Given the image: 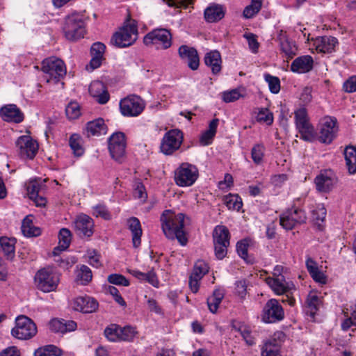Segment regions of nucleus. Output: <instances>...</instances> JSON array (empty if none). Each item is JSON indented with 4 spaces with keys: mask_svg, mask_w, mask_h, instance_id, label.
<instances>
[{
    "mask_svg": "<svg viewBox=\"0 0 356 356\" xmlns=\"http://www.w3.org/2000/svg\"><path fill=\"white\" fill-rule=\"evenodd\" d=\"M279 40L282 52L287 58H292L297 53L296 44L290 42L281 31L279 35Z\"/></svg>",
    "mask_w": 356,
    "mask_h": 356,
    "instance_id": "nucleus-33",
    "label": "nucleus"
},
{
    "mask_svg": "<svg viewBox=\"0 0 356 356\" xmlns=\"http://www.w3.org/2000/svg\"><path fill=\"white\" fill-rule=\"evenodd\" d=\"M265 81L268 83L271 92L277 94L280 90V81L278 77L272 76L269 74L264 75Z\"/></svg>",
    "mask_w": 356,
    "mask_h": 356,
    "instance_id": "nucleus-53",
    "label": "nucleus"
},
{
    "mask_svg": "<svg viewBox=\"0 0 356 356\" xmlns=\"http://www.w3.org/2000/svg\"><path fill=\"white\" fill-rule=\"evenodd\" d=\"M183 133L177 129L167 131L161 142L160 149L165 155H172L183 143Z\"/></svg>",
    "mask_w": 356,
    "mask_h": 356,
    "instance_id": "nucleus-10",
    "label": "nucleus"
},
{
    "mask_svg": "<svg viewBox=\"0 0 356 356\" xmlns=\"http://www.w3.org/2000/svg\"><path fill=\"white\" fill-rule=\"evenodd\" d=\"M46 180L41 178L35 179L29 181L26 186L28 195L38 207H44L46 205L47 200L41 194L46 188Z\"/></svg>",
    "mask_w": 356,
    "mask_h": 356,
    "instance_id": "nucleus-14",
    "label": "nucleus"
},
{
    "mask_svg": "<svg viewBox=\"0 0 356 356\" xmlns=\"http://www.w3.org/2000/svg\"><path fill=\"white\" fill-rule=\"evenodd\" d=\"M134 197L144 202L147 197L144 185L140 181H136L134 185Z\"/></svg>",
    "mask_w": 356,
    "mask_h": 356,
    "instance_id": "nucleus-58",
    "label": "nucleus"
},
{
    "mask_svg": "<svg viewBox=\"0 0 356 356\" xmlns=\"http://www.w3.org/2000/svg\"><path fill=\"white\" fill-rule=\"evenodd\" d=\"M337 120L334 118H325L320 127L318 139L321 143H330L337 132Z\"/></svg>",
    "mask_w": 356,
    "mask_h": 356,
    "instance_id": "nucleus-17",
    "label": "nucleus"
},
{
    "mask_svg": "<svg viewBox=\"0 0 356 356\" xmlns=\"http://www.w3.org/2000/svg\"><path fill=\"white\" fill-rule=\"evenodd\" d=\"M108 281L115 285L127 286L129 285V281L120 274H111L108 277Z\"/></svg>",
    "mask_w": 356,
    "mask_h": 356,
    "instance_id": "nucleus-59",
    "label": "nucleus"
},
{
    "mask_svg": "<svg viewBox=\"0 0 356 356\" xmlns=\"http://www.w3.org/2000/svg\"><path fill=\"white\" fill-rule=\"evenodd\" d=\"M238 331L243 339L248 346H252L256 343L257 332L252 330L250 327L242 325L239 327Z\"/></svg>",
    "mask_w": 356,
    "mask_h": 356,
    "instance_id": "nucleus-44",
    "label": "nucleus"
},
{
    "mask_svg": "<svg viewBox=\"0 0 356 356\" xmlns=\"http://www.w3.org/2000/svg\"><path fill=\"white\" fill-rule=\"evenodd\" d=\"M338 40L332 36L318 37L313 40V47L320 53H332L335 50Z\"/></svg>",
    "mask_w": 356,
    "mask_h": 356,
    "instance_id": "nucleus-25",
    "label": "nucleus"
},
{
    "mask_svg": "<svg viewBox=\"0 0 356 356\" xmlns=\"http://www.w3.org/2000/svg\"><path fill=\"white\" fill-rule=\"evenodd\" d=\"M16 145L20 149V154L29 159H33L38 152V144L29 136L19 137Z\"/></svg>",
    "mask_w": 356,
    "mask_h": 356,
    "instance_id": "nucleus-22",
    "label": "nucleus"
},
{
    "mask_svg": "<svg viewBox=\"0 0 356 356\" xmlns=\"http://www.w3.org/2000/svg\"><path fill=\"white\" fill-rule=\"evenodd\" d=\"M265 281L276 295L289 293L294 288L293 282L286 281L284 277H266Z\"/></svg>",
    "mask_w": 356,
    "mask_h": 356,
    "instance_id": "nucleus-19",
    "label": "nucleus"
},
{
    "mask_svg": "<svg viewBox=\"0 0 356 356\" xmlns=\"http://www.w3.org/2000/svg\"><path fill=\"white\" fill-rule=\"evenodd\" d=\"M307 216L305 211L300 209L287 211L280 217V223L285 229L290 230L297 224L305 223Z\"/></svg>",
    "mask_w": 356,
    "mask_h": 356,
    "instance_id": "nucleus-16",
    "label": "nucleus"
},
{
    "mask_svg": "<svg viewBox=\"0 0 356 356\" xmlns=\"http://www.w3.org/2000/svg\"><path fill=\"white\" fill-rule=\"evenodd\" d=\"M145 106V102L137 95H130L122 99L120 102L121 113L127 117L139 115Z\"/></svg>",
    "mask_w": 356,
    "mask_h": 356,
    "instance_id": "nucleus-11",
    "label": "nucleus"
},
{
    "mask_svg": "<svg viewBox=\"0 0 356 356\" xmlns=\"http://www.w3.org/2000/svg\"><path fill=\"white\" fill-rule=\"evenodd\" d=\"M65 38L74 41L83 38L86 33L85 17L79 13H74L65 19L63 28Z\"/></svg>",
    "mask_w": 356,
    "mask_h": 356,
    "instance_id": "nucleus-6",
    "label": "nucleus"
},
{
    "mask_svg": "<svg viewBox=\"0 0 356 356\" xmlns=\"http://www.w3.org/2000/svg\"><path fill=\"white\" fill-rule=\"evenodd\" d=\"M0 251L8 260L15 257V240L7 237L0 238Z\"/></svg>",
    "mask_w": 356,
    "mask_h": 356,
    "instance_id": "nucleus-37",
    "label": "nucleus"
},
{
    "mask_svg": "<svg viewBox=\"0 0 356 356\" xmlns=\"http://www.w3.org/2000/svg\"><path fill=\"white\" fill-rule=\"evenodd\" d=\"M76 232L80 236L89 237L93 234V220L87 215L81 214L74 222Z\"/></svg>",
    "mask_w": 356,
    "mask_h": 356,
    "instance_id": "nucleus-23",
    "label": "nucleus"
},
{
    "mask_svg": "<svg viewBox=\"0 0 356 356\" xmlns=\"http://www.w3.org/2000/svg\"><path fill=\"white\" fill-rule=\"evenodd\" d=\"M184 215L177 214L167 210L161 216L162 229L166 237L170 239L177 238L181 245H185L187 238L184 231Z\"/></svg>",
    "mask_w": 356,
    "mask_h": 356,
    "instance_id": "nucleus-1",
    "label": "nucleus"
},
{
    "mask_svg": "<svg viewBox=\"0 0 356 356\" xmlns=\"http://www.w3.org/2000/svg\"><path fill=\"white\" fill-rule=\"evenodd\" d=\"M36 287L44 292L56 291L60 282L59 274L52 268L47 267L39 270L34 277Z\"/></svg>",
    "mask_w": 356,
    "mask_h": 356,
    "instance_id": "nucleus-5",
    "label": "nucleus"
},
{
    "mask_svg": "<svg viewBox=\"0 0 356 356\" xmlns=\"http://www.w3.org/2000/svg\"><path fill=\"white\" fill-rule=\"evenodd\" d=\"M88 258V262L95 268H99L102 266L100 261V255L95 250H88L87 252Z\"/></svg>",
    "mask_w": 356,
    "mask_h": 356,
    "instance_id": "nucleus-61",
    "label": "nucleus"
},
{
    "mask_svg": "<svg viewBox=\"0 0 356 356\" xmlns=\"http://www.w3.org/2000/svg\"><path fill=\"white\" fill-rule=\"evenodd\" d=\"M62 350L54 345H47L37 349L34 356H60Z\"/></svg>",
    "mask_w": 356,
    "mask_h": 356,
    "instance_id": "nucleus-43",
    "label": "nucleus"
},
{
    "mask_svg": "<svg viewBox=\"0 0 356 356\" xmlns=\"http://www.w3.org/2000/svg\"><path fill=\"white\" fill-rule=\"evenodd\" d=\"M74 310L83 313H92L98 307L97 302L89 296H80L74 298L72 303Z\"/></svg>",
    "mask_w": 356,
    "mask_h": 356,
    "instance_id": "nucleus-21",
    "label": "nucleus"
},
{
    "mask_svg": "<svg viewBox=\"0 0 356 356\" xmlns=\"http://www.w3.org/2000/svg\"><path fill=\"white\" fill-rule=\"evenodd\" d=\"M121 326L117 324H111L108 325L104 332L105 337L111 342L120 341Z\"/></svg>",
    "mask_w": 356,
    "mask_h": 356,
    "instance_id": "nucleus-42",
    "label": "nucleus"
},
{
    "mask_svg": "<svg viewBox=\"0 0 356 356\" xmlns=\"http://www.w3.org/2000/svg\"><path fill=\"white\" fill-rule=\"evenodd\" d=\"M58 246L54 249L53 254L57 255L59 251L66 250L71 243L72 235L70 231L67 228H62L58 234Z\"/></svg>",
    "mask_w": 356,
    "mask_h": 356,
    "instance_id": "nucleus-35",
    "label": "nucleus"
},
{
    "mask_svg": "<svg viewBox=\"0 0 356 356\" xmlns=\"http://www.w3.org/2000/svg\"><path fill=\"white\" fill-rule=\"evenodd\" d=\"M106 46L100 42H95L90 48L91 56H97L103 58Z\"/></svg>",
    "mask_w": 356,
    "mask_h": 356,
    "instance_id": "nucleus-62",
    "label": "nucleus"
},
{
    "mask_svg": "<svg viewBox=\"0 0 356 356\" xmlns=\"http://www.w3.org/2000/svg\"><path fill=\"white\" fill-rule=\"evenodd\" d=\"M199 177L197 168L191 163L185 162L179 165L175 171V181L180 187L192 186Z\"/></svg>",
    "mask_w": 356,
    "mask_h": 356,
    "instance_id": "nucleus-7",
    "label": "nucleus"
},
{
    "mask_svg": "<svg viewBox=\"0 0 356 356\" xmlns=\"http://www.w3.org/2000/svg\"><path fill=\"white\" fill-rule=\"evenodd\" d=\"M130 273L133 276H134L140 281H146L154 287L159 286V281L156 277V273L152 270L149 271L147 273H145L139 270H133L130 271Z\"/></svg>",
    "mask_w": 356,
    "mask_h": 356,
    "instance_id": "nucleus-41",
    "label": "nucleus"
},
{
    "mask_svg": "<svg viewBox=\"0 0 356 356\" xmlns=\"http://www.w3.org/2000/svg\"><path fill=\"white\" fill-rule=\"evenodd\" d=\"M138 332L136 327L131 325L121 327L120 341H132L137 335Z\"/></svg>",
    "mask_w": 356,
    "mask_h": 356,
    "instance_id": "nucleus-50",
    "label": "nucleus"
},
{
    "mask_svg": "<svg viewBox=\"0 0 356 356\" xmlns=\"http://www.w3.org/2000/svg\"><path fill=\"white\" fill-rule=\"evenodd\" d=\"M284 316V309L276 299H270L266 302L262 315V319L265 323H275L282 320Z\"/></svg>",
    "mask_w": 356,
    "mask_h": 356,
    "instance_id": "nucleus-15",
    "label": "nucleus"
},
{
    "mask_svg": "<svg viewBox=\"0 0 356 356\" xmlns=\"http://www.w3.org/2000/svg\"><path fill=\"white\" fill-rule=\"evenodd\" d=\"M108 149L112 158L122 163L125 156L126 140L122 132L113 134L108 139Z\"/></svg>",
    "mask_w": 356,
    "mask_h": 356,
    "instance_id": "nucleus-13",
    "label": "nucleus"
},
{
    "mask_svg": "<svg viewBox=\"0 0 356 356\" xmlns=\"http://www.w3.org/2000/svg\"><path fill=\"white\" fill-rule=\"evenodd\" d=\"M138 35L137 22L128 17L123 26L113 35L111 43L118 48L127 47L137 40Z\"/></svg>",
    "mask_w": 356,
    "mask_h": 356,
    "instance_id": "nucleus-2",
    "label": "nucleus"
},
{
    "mask_svg": "<svg viewBox=\"0 0 356 356\" xmlns=\"http://www.w3.org/2000/svg\"><path fill=\"white\" fill-rule=\"evenodd\" d=\"M257 120L260 122H265L270 124L273 121V114L267 108L261 109L257 116Z\"/></svg>",
    "mask_w": 356,
    "mask_h": 356,
    "instance_id": "nucleus-60",
    "label": "nucleus"
},
{
    "mask_svg": "<svg viewBox=\"0 0 356 356\" xmlns=\"http://www.w3.org/2000/svg\"><path fill=\"white\" fill-rule=\"evenodd\" d=\"M87 136H100L106 134L107 127L102 118H99L93 121L88 122L86 128Z\"/></svg>",
    "mask_w": 356,
    "mask_h": 356,
    "instance_id": "nucleus-31",
    "label": "nucleus"
},
{
    "mask_svg": "<svg viewBox=\"0 0 356 356\" xmlns=\"http://www.w3.org/2000/svg\"><path fill=\"white\" fill-rule=\"evenodd\" d=\"M44 79L47 83H58L66 74L63 61L56 57L44 59L42 63Z\"/></svg>",
    "mask_w": 356,
    "mask_h": 356,
    "instance_id": "nucleus-4",
    "label": "nucleus"
},
{
    "mask_svg": "<svg viewBox=\"0 0 356 356\" xmlns=\"http://www.w3.org/2000/svg\"><path fill=\"white\" fill-rule=\"evenodd\" d=\"M245 38L248 42L250 49L253 53H256L259 49V43L256 39V36L252 33L245 34Z\"/></svg>",
    "mask_w": 356,
    "mask_h": 356,
    "instance_id": "nucleus-63",
    "label": "nucleus"
},
{
    "mask_svg": "<svg viewBox=\"0 0 356 356\" xmlns=\"http://www.w3.org/2000/svg\"><path fill=\"white\" fill-rule=\"evenodd\" d=\"M223 201L229 209L238 211L243 206L241 198L238 195L229 194L224 197Z\"/></svg>",
    "mask_w": 356,
    "mask_h": 356,
    "instance_id": "nucleus-46",
    "label": "nucleus"
},
{
    "mask_svg": "<svg viewBox=\"0 0 356 356\" xmlns=\"http://www.w3.org/2000/svg\"><path fill=\"white\" fill-rule=\"evenodd\" d=\"M343 87L346 92H356V76H353L345 81Z\"/></svg>",
    "mask_w": 356,
    "mask_h": 356,
    "instance_id": "nucleus-64",
    "label": "nucleus"
},
{
    "mask_svg": "<svg viewBox=\"0 0 356 356\" xmlns=\"http://www.w3.org/2000/svg\"><path fill=\"white\" fill-rule=\"evenodd\" d=\"M281 344L275 338L266 340L261 348V356H281Z\"/></svg>",
    "mask_w": 356,
    "mask_h": 356,
    "instance_id": "nucleus-30",
    "label": "nucleus"
},
{
    "mask_svg": "<svg viewBox=\"0 0 356 356\" xmlns=\"http://www.w3.org/2000/svg\"><path fill=\"white\" fill-rule=\"evenodd\" d=\"M70 146L76 156H81L84 152L81 145V139L76 134H73L70 138Z\"/></svg>",
    "mask_w": 356,
    "mask_h": 356,
    "instance_id": "nucleus-49",
    "label": "nucleus"
},
{
    "mask_svg": "<svg viewBox=\"0 0 356 356\" xmlns=\"http://www.w3.org/2000/svg\"><path fill=\"white\" fill-rule=\"evenodd\" d=\"M265 146L262 143L255 144L251 149V158L256 165H260L264 156Z\"/></svg>",
    "mask_w": 356,
    "mask_h": 356,
    "instance_id": "nucleus-48",
    "label": "nucleus"
},
{
    "mask_svg": "<svg viewBox=\"0 0 356 356\" xmlns=\"http://www.w3.org/2000/svg\"><path fill=\"white\" fill-rule=\"evenodd\" d=\"M218 122L217 118L212 120L209 124L208 129L202 133L200 138V142L202 145H208L211 143L216 133Z\"/></svg>",
    "mask_w": 356,
    "mask_h": 356,
    "instance_id": "nucleus-36",
    "label": "nucleus"
},
{
    "mask_svg": "<svg viewBox=\"0 0 356 356\" xmlns=\"http://www.w3.org/2000/svg\"><path fill=\"white\" fill-rule=\"evenodd\" d=\"M65 113L68 118L76 119L81 115L80 106L77 102H70L65 108Z\"/></svg>",
    "mask_w": 356,
    "mask_h": 356,
    "instance_id": "nucleus-55",
    "label": "nucleus"
},
{
    "mask_svg": "<svg viewBox=\"0 0 356 356\" xmlns=\"http://www.w3.org/2000/svg\"><path fill=\"white\" fill-rule=\"evenodd\" d=\"M37 333L34 322L26 316H19L15 320V327L11 330L12 335L20 340H28Z\"/></svg>",
    "mask_w": 356,
    "mask_h": 356,
    "instance_id": "nucleus-8",
    "label": "nucleus"
},
{
    "mask_svg": "<svg viewBox=\"0 0 356 356\" xmlns=\"http://www.w3.org/2000/svg\"><path fill=\"white\" fill-rule=\"evenodd\" d=\"M0 115L6 122L20 123L24 120V115L15 104H8L0 109Z\"/></svg>",
    "mask_w": 356,
    "mask_h": 356,
    "instance_id": "nucleus-24",
    "label": "nucleus"
},
{
    "mask_svg": "<svg viewBox=\"0 0 356 356\" xmlns=\"http://www.w3.org/2000/svg\"><path fill=\"white\" fill-rule=\"evenodd\" d=\"M208 264L203 260H199L195 264L193 270L191 274H195L196 273L197 275H198L201 280L203 276L208 273Z\"/></svg>",
    "mask_w": 356,
    "mask_h": 356,
    "instance_id": "nucleus-56",
    "label": "nucleus"
},
{
    "mask_svg": "<svg viewBox=\"0 0 356 356\" xmlns=\"http://www.w3.org/2000/svg\"><path fill=\"white\" fill-rule=\"evenodd\" d=\"M262 0H252L251 3L247 6L243 13V15L246 19L253 17L261 8Z\"/></svg>",
    "mask_w": 356,
    "mask_h": 356,
    "instance_id": "nucleus-45",
    "label": "nucleus"
},
{
    "mask_svg": "<svg viewBox=\"0 0 356 356\" xmlns=\"http://www.w3.org/2000/svg\"><path fill=\"white\" fill-rule=\"evenodd\" d=\"M242 97H243V94L241 92V90L239 88H236L222 92V99L226 103L235 102Z\"/></svg>",
    "mask_w": 356,
    "mask_h": 356,
    "instance_id": "nucleus-54",
    "label": "nucleus"
},
{
    "mask_svg": "<svg viewBox=\"0 0 356 356\" xmlns=\"http://www.w3.org/2000/svg\"><path fill=\"white\" fill-rule=\"evenodd\" d=\"M127 226L132 234V243L134 248H138L141 243L142 229L139 220L131 217L127 220Z\"/></svg>",
    "mask_w": 356,
    "mask_h": 356,
    "instance_id": "nucleus-29",
    "label": "nucleus"
},
{
    "mask_svg": "<svg viewBox=\"0 0 356 356\" xmlns=\"http://www.w3.org/2000/svg\"><path fill=\"white\" fill-rule=\"evenodd\" d=\"M143 43L157 50H166L172 44V35L168 29L156 28L144 36Z\"/></svg>",
    "mask_w": 356,
    "mask_h": 356,
    "instance_id": "nucleus-3",
    "label": "nucleus"
},
{
    "mask_svg": "<svg viewBox=\"0 0 356 356\" xmlns=\"http://www.w3.org/2000/svg\"><path fill=\"white\" fill-rule=\"evenodd\" d=\"M225 15L222 7L220 5L213 4L204 10V18L208 22H215L221 19Z\"/></svg>",
    "mask_w": 356,
    "mask_h": 356,
    "instance_id": "nucleus-34",
    "label": "nucleus"
},
{
    "mask_svg": "<svg viewBox=\"0 0 356 356\" xmlns=\"http://www.w3.org/2000/svg\"><path fill=\"white\" fill-rule=\"evenodd\" d=\"M213 240L216 257L222 259L227 254L229 245V232L223 225H217L213 232Z\"/></svg>",
    "mask_w": 356,
    "mask_h": 356,
    "instance_id": "nucleus-9",
    "label": "nucleus"
},
{
    "mask_svg": "<svg viewBox=\"0 0 356 356\" xmlns=\"http://www.w3.org/2000/svg\"><path fill=\"white\" fill-rule=\"evenodd\" d=\"M77 324L74 321L65 319H53L49 322V328L55 332L65 333L74 331Z\"/></svg>",
    "mask_w": 356,
    "mask_h": 356,
    "instance_id": "nucleus-27",
    "label": "nucleus"
},
{
    "mask_svg": "<svg viewBox=\"0 0 356 356\" xmlns=\"http://www.w3.org/2000/svg\"><path fill=\"white\" fill-rule=\"evenodd\" d=\"M224 298V292L221 289H216L213 294L207 298V305L211 313H216L219 305Z\"/></svg>",
    "mask_w": 356,
    "mask_h": 356,
    "instance_id": "nucleus-39",
    "label": "nucleus"
},
{
    "mask_svg": "<svg viewBox=\"0 0 356 356\" xmlns=\"http://www.w3.org/2000/svg\"><path fill=\"white\" fill-rule=\"evenodd\" d=\"M178 53L182 60L188 63V66L192 70H195L199 67L200 60L197 50L187 45H181L178 49Z\"/></svg>",
    "mask_w": 356,
    "mask_h": 356,
    "instance_id": "nucleus-20",
    "label": "nucleus"
},
{
    "mask_svg": "<svg viewBox=\"0 0 356 356\" xmlns=\"http://www.w3.org/2000/svg\"><path fill=\"white\" fill-rule=\"evenodd\" d=\"M296 127L300 134V138L305 141H312L314 136V129L310 124L307 118V111L300 108L295 112Z\"/></svg>",
    "mask_w": 356,
    "mask_h": 356,
    "instance_id": "nucleus-12",
    "label": "nucleus"
},
{
    "mask_svg": "<svg viewBox=\"0 0 356 356\" xmlns=\"http://www.w3.org/2000/svg\"><path fill=\"white\" fill-rule=\"evenodd\" d=\"M311 212L312 220L320 227V222L324 221L327 213L324 205L322 204L316 205V208L312 209Z\"/></svg>",
    "mask_w": 356,
    "mask_h": 356,
    "instance_id": "nucleus-51",
    "label": "nucleus"
},
{
    "mask_svg": "<svg viewBox=\"0 0 356 356\" xmlns=\"http://www.w3.org/2000/svg\"><path fill=\"white\" fill-rule=\"evenodd\" d=\"M92 271L86 265L81 266L76 272V280L83 285L88 284L92 280Z\"/></svg>",
    "mask_w": 356,
    "mask_h": 356,
    "instance_id": "nucleus-47",
    "label": "nucleus"
},
{
    "mask_svg": "<svg viewBox=\"0 0 356 356\" xmlns=\"http://www.w3.org/2000/svg\"><path fill=\"white\" fill-rule=\"evenodd\" d=\"M89 92L92 97H96L97 101L101 104H106L109 99V95L101 81L91 83L89 86Z\"/></svg>",
    "mask_w": 356,
    "mask_h": 356,
    "instance_id": "nucleus-28",
    "label": "nucleus"
},
{
    "mask_svg": "<svg viewBox=\"0 0 356 356\" xmlns=\"http://www.w3.org/2000/svg\"><path fill=\"white\" fill-rule=\"evenodd\" d=\"M346 166L350 174L356 172V148L353 146L347 147L344 150Z\"/></svg>",
    "mask_w": 356,
    "mask_h": 356,
    "instance_id": "nucleus-38",
    "label": "nucleus"
},
{
    "mask_svg": "<svg viewBox=\"0 0 356 356\" xmlns=\"http://www.w3.org/2000/svg\"><path fill=\"white\" fill-rule=\"evenodd\" d=\"M204 63L211 67L213 74H217L221 70V56L218 51L207 53L204 57Z\"/></svg>",
    "mask_w": 356,
    "mask_h": 356,
    "instance_id": "nucleus-32",
    "label": "nucleus"
},
{
    "mask_svg": "<svg viewBox=\"0 0 356 356\" xmlns=\"http://www.w3.org/2000/svg\"><path fill=\"white\" fill-rule=\"evenodd\" d=\"M93 215L96 217H102L104 220H110L111 218V213L108 211L106 207L104 204H98L92 208Z\"/></svg>",
    "mask_w": 356,
    "mask_h": 356,
    "instance_id": "nucleus-57",
    "label": "nucleus"
},
{
    "mask_svg": "<svg viewBox=\"0 0 356 356\" xmlns=\"http://www.w3.org/2000/svg\"><path fill=\"white\" fill-rule=\"evenodd\" d=\"M314 60L309 55L296 58L291 65V70L297 73H306L313 68Z\"/></svg>",
    "mask_w": 356,
    "mask_h": 356,
    "instance_id": "nucleus-26",
    "label": "nucleus"
},
{
    "mask_svg": "<svg viewBox=\"0 0 356 356\" xmlns=\"http://www.w3.org/2000/svg\"><path fill=\"white\" fill-rule=\"evenodd\" d=\"M336 182V177L332 170H325L315 179L316 189L323 193L330 191Z\"/></svg>",
    "mask_w": 356,
    "mask_h": 356,
    "instance_id": "nucleus-18",
    "label": "nucleus"
},
{
    "mask_svg": "<svg viewBox=\"0 0 356 356\" xmlns=\"http://www.w3.org/2000/svg\"><path fill=\"white\" fill-rule=\"evenodd\" d=\"M22 232L27 237L38 236L41 234L40 228L34 226L29 217H26L22 221Z\"/></svg>",
    "mask_w": 356,
    "mask_h": 356,
    "instance_id": "nucleus-40",
    "label": "nucleus"
},
{
    "mask_svg": "<svg viewBox=\"0 0 356 356\" xmlns=\"http://www.w3.org/2000/svg\"><path fill=\"white\" fill-rule=\"evenodd\" d=\"M321 301L319 297L315 293H309L307 298V305L311 315H314L318 309Z\"/></svg>",
    "mask_w": 356,
    "mask_h": 356,
    "instance_id": "nucleus-52",
    "label": "nucleus"
}]
</instances>
